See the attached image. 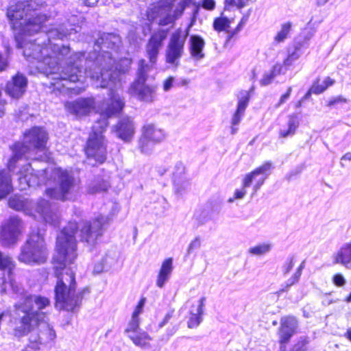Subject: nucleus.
Wrapping results in <instances>:
<instances>
[{"label":"nucleus","mask_w":351,"mask_h":351,"mask_svg":"<svg viewBox=\"0 0 351 351\" xmlns=\"http://www.w3.org/2000/svg\"><path fill=\"white\" fill-rule=\"evenodd\" d=\"M80 27L64 23L59 28L51 29L42 33L39 38L24 45L20 41V36H16L18 48H23V55L27 60H36L37 66L41 72L53 80L51 82L54 90L66 94L74 90L72 83L82 81V52L70 55L69 46L53 43V40H62L67 36L77 33Z\"/></svg>","instance_id":"nucleus-1"},{"label":"nucleus","mask_w":351,"mask_h":351,"mask_svg":"<svg viewBox=\"0 0 351 351\" xmlns=\"http://www.w3.org/2000/svg\"><path fill=\"white\" fill-rule=\"evenodd\" d=\"M108 216L99 215L93 221L69 222L58 234L56 241L57 254L53 260L57 282L55 287L56 306L67 311L78 308L84 295L89 293L88 288L75 291V280L73 271L67 264H71L77 258L76 234L82 242L94 245L103 230L109 223Z\"/></svg>","instance_id":"nucleus-2"},{"label":"nucleus","mask_w":351,"mask_h":351,"mask_svg":"<svg viewBox=\"0 0 351 351\" xmlns=\"http://www.w3.org/2000/svg\"><path fill=\"white\" fill-rule=\"evenodd\" d=\"M49 304L47 298L29 295L15 305L20 325L14 329V335L21 337L29 335V343L23 351H38L41 346L55 339L56 332L45 321L47 315L42 311Z\"/></svg>","instance_id":"nucleus-3"},{"label":"nucleus","mask_w":351,"mask_h":351,"mask_svg":"<svg viewBox=\"0 0 351 351\" xmlns=\"http://www.w3.org/2000/svg\"><path fill=\"white\" fill-rule=\"evenodd\" d=\"M121 38L114 34L104 33L95 42L94 51L88 58L82 53V74L95 80V85L105 88L116 82L117 73L111 71L114 62L112 52L117 53L121 45Z\"/></svg>","instance_id":"nucleus-4"},{"label":"nucleus","mask_w":351,"mask_h":351,"mask_svg":"<svg viewBox=\"0 0 351 351\" xmlns=\"http://www.w3.org/2000/svg\"><path fill=\"white\" fill-rule=\"evenodd\" d=\"M43 4L42 0H29L10 5L7 11V16L11 21L12 28L19 29V34H21L32 35L40 32L47 20L46 15L36 13Z\"/></svg>","instance_id":"nucleus-5"},{"label":"nucleus","mask_w":351,"mask_h":351,"mask_svg":"<svg viewBox=\"0 0 351 351\" xmlns=\"http://www.w3.org/2000/svg\"><path fill=\"white\" fill-rule=\"evenodd\" d=\"M48 141V134L42 127H33L26 130L23 134V142L16 143L12 147L13 155L8 162L10 171H13L16 163L21 160L31 158L37 152L43 151Z\"/></svg>","instance_id":"nucleus-6"},{"label":"nucleus","mask_w":351,"mask_h":351,"mask_svg":"<svg viewBox=\"0 0 351 351\" xmlns=\"http://www.w3.org/2000/svg\"><path fill=\"white\" fill-rule=\"evenodd\" d=\"M44 173L48 178L47 184H54V186L45 190L47 196L62 202L72 199L75 184V178L69 171L55 167L46 169Z\"/></svg>","instance_id":"nucleus-7"},{"label":"nucleus","mask_w":351,"mask_h":351,"mask_svg":"<svg viewBox=\"0 0 351 351\" xmlns=\"http://www.w3.org/2000/svg\"><path fill=\"white\" fill-rule=\"evenodd\" d=\"M9 206L18 211H23L29 215H34V211L39 215L47 223L56 226L60 223V217L56 206L49 204L46 199H40L38 202L34 209L33 202L21 195H14L10 197Z\"/></svg>","instance_id":"nucleus-8"},{"label":"nucleus","mask_w":351,"mask_h":351,"mask_svg":"<svg viewBox=\"0 0 351 351\" xmlns=\"http://www.w3.org/2000/svg\"><path fill=\"white\" fill-rule=\"evenodd\" d=\"M176 0H160L157 5L147 11V19L159 25L173 24L184 12L187 0H180L175 6Z\"/></svg>","instance_id":"nucleus-9"},{"label":"nucleus","mask_w":351,"mask_h":351,"mask_svg":"<svg viewBox=\"0 0 351 351\" xmlns=\"http://www.w3.org/2000/svg\"><path fill=\"white\" fill-rule=\"evenodd\" d=\"M168 36V30L159 29L152 32L145 47L146 56L149 63L143 59L139 60L138 64L137 76L135 80H147V73L156 64L158 56L163 46L164 41Z\"/></svg>","instance_id":"nucleus-10"},{"label":"nucleus","mask_w":351,"mask_h":351,"mask_svg":"<svg viewBox=\"0 0 351 351\" xmlns=\"http://www.w3.org/2000/svg\"><path fill=\"white\" fill-rule=\"evenodd\" d=\"M48 252L45 239L39 232H32L21 247L19 261L28 265H40L47 261Z\"/></svg>","instance_id":"nucleus-11"},{"label":"nucleus","mask_w":351,"mask_h":351,"mask_svg":"<svg viewBox=\"0 0 351 351\" xmlns=\"http://www.w3.org/2000/svg\"><path fill=\"white\" fill-rule=\"evenodd\" d=\"M104 109L102 108V114L105 117L99 120L93 126V131L90 134L86 143V154L88 159H94L99 163H102L106 158V143L103 136L108 123L107 117L104 113Z\"/></svg>","instance_id":"nucleus-12"},{"label":"nucleus","mask_w":351,"mask_h":351,"mask_svg":"<svg viewBox=\"0 0 351 351\" xmlns=\"http://www.w3.org/2000/svg\"><path fill=\"white\" fill-rule=\"evenodd\" d=\"M132 60L129 58H124L119 60L118 64L114 69V62H113L111 71L117 73L116 82H112L106 88H110V99L104 109V113L107 117H112L119 113L125 106L124 98L118 92V88L121 86L119 80V74L128 72L131 66Z\"/></svg>","instance_id":"nucleus-13"},{"label":"nucleus","mask_w":351,"mask_h":351,"mask_svg":"<svg viewBox=\"0 0 351 351\" xmlns=\"http://www.w3.org/2000/svg\"><path fill=\"white\" fill-rule=\"evenodd\" d=\"M272 169V163L271 162H266L261 166L255 169L252 172L246 174L242 181L241 189H237L235 190L232 197L228 199V203H233L236 199H242L244 198L247 193L246 189L249 187L252 183L254 179L258 176L261 177L256 181L253 186L254 193H256L261 186L264 184L265 180L270 174Z\"/></svg>","instance_id":"nucleus-14"},{"label":"nucleus","mask_w":351,"mask_h":351,"mask_svg":"<svg viewBox=\"0 0 351 351\" xmlns=\"http://www.w3.org/2000/svg\"><path fill=\"white\" fill-rule=\"evenodd\" d=\"M190 27L185 30L181 28L174 32L169 39L165 50V61L171 66L177 68L184 53V45L189 35Z\"/></svg>","instance_id":"nucleus-15"},{"label":"nucleus","mask_w":351,"mask_h":351,"mask_svg":"<svg viewBox=\"0 0 351 351\" xmlns=\"http://www.w3.org/2000/svg\"><path fill=\"white\" fill-rule=\"evenodd\" d=\"M24 230L23 221L17 216L4 220L0 226V243L4 247L16 245Z\"/></svg>","instance_id":"nucleus-16"},{"label":"nucleus","mask_w":351,"mask_h":351,"mask_svg":"<svg viewBox=\"0 0 351 351\" xmlns=\"http://www.w3.org/2000/svg\"><path fill=\"white\" fill-rule=\"evenodd\" d=\"M156 85L147 84L145 80H134L130 85L128 93L140 101L152 103L156 99Z\"/></svg>","instance_id":"nucleus-17"},{"label":"nucleus","mask_w":351,"mask_h":351,"mask_svg":"<svg viewBox=\"0 0 351 351\" xmlns=\"http://www.w3.org/2000/svg\"><path fill=\"white\" fill-rule=\"evenodd\" d=\"M65 108L70 113L77 116L86 115L95 108L93 98H80L73 101H68L64 104Z\"/></svg>","instance_id":"nucleus-18"},{"label":"nucleus","mask_w":351,"mask_h":351,"mask_svg":"<svg viewBox=\"0 0 351 351\" xmlns=\"http://www.w3.org/2000/svg\"><path fill=\"white\" fill-rule=\"evenodd\" d=\"M116 136L124 142H130L135 134V125L133 120L125 117L121 119L113 127Z\"/></svg>","instance_id":"nucleus-19"},{"label":"nucleus","mask_w":351,"mask_h":351,"mask_svg":"<svg viewBox=\"0 0 351 351\" xmlns=\"http://www.w3.org/2000/svg\"><path fill=\"white\" fill-rule=\"evenodd\" d=\"M19 187L25 190L27 187H35L40 184V180L29 163L23 165L19 171Z\"/></svg>","instance_id":"nucleus-20"},{"label":"nucleus","mask_w":351,"mask_h":351,"mask_svg":"<svg viewBox=\"0 0 351 351\" xmlns=\"http://www.w3.org/2000/svg\"><path fill=\"white\" fill-rule=\"evenodd\" d=\"M297 328V321L293 317H282L280 321V327L279 328V337L280 343V350L285 351V344L289 342L290 338L295 332Z\"/></svg>","instance_id":"nucleus-21"},{"label":"nucleus","mask_w":351,"mask_h":351,"mask_svg":"<svg viewBox=\"0 0 351 351\" xmlns=\"http://www.w3.org/2000/svg\"><path fill=\"white\" fill-rule=\"evenodd\" d=\"M27 86L26 77L18 73L10 81L8 82L5 92L10 97L18 99L25 93Z\"/></svg>","instance_id":"nucleus-22"},{"label":"nucleus","mask_w":351,"mask_h":351,"mask_svg":"<svg viewBox=\"0 0 351 351\" xmlns=\"http://www.w3.org/2000/svg\"><path fill=\"white\" fill-rule=\"evenodd\" d=\"M250 101V94L247 91H242L239 96V101L237 104V110L232 115L231 119V134H234L237 132L238 125L240 123L242 117L244 115L246 108Z\"/></svg>","instance_id":"nucleus-23"},{"label":"nucleus","mask_w":351,"mask_h":351,"mask_svg":"<svg viewBox=\"0 0 351 351\" xmlns=\"http://www.w3.org/2000/svg\"><path fill=\"white\" fill-rule=\"evenodd\" d=\"M173 270V258H168L163 261L156 276V285L162 289L171 278Z\"/></svg>","instance_id":"nucleus-24"},{"label":"nucleus","mask_w":351,"mask_h":351,"mask_svg":"<svg viewBox=\"0 0 351 351\" xmlns=\"http://www.w3.org/2000/svg\"><path fill=\"white\" fill-rule=\"evenodd\" d=\"M141 134L156 144L163 141L166 138L165 131L153 123L145 124L142 128Z\"/></svg>","instance_id":"nucleus-25"},{"label":"nucleus","mask_w":351,"mask_h":351,"mask_svg":"<svg viewBox=\"0 0 351 351\" xmlns=\"http://www.w3.org/2000/svg\"><path fill=\"white\" fill-rule=\"evenodd\" d=\"M205 46L204 39L197 35H193L190 37L189 51L191 57L196 60H202L205 55L203 49Z\"/></svg>","instance_id":"nucleus-26"},{"label":"nucleus","mask_w":351,"mask_h":351,"mask_svg":"<svg viewBox=\"0 0 351 351\" xmlns=\"http://www.w3.org/2000/svg\"><path fill=\"white\" fill-rule=\"evenodd\" d=\"M334 263L346 267L351 263V241L343 244L339 250L333 255Z\"/></svg>","instance_id":"nucleus-27"},{"label":"nucleus","mask_w":351,"mask_h":351,"mask_svg":"<svg viewBox=\"0 0 351 351\" xmlns=\"http://www.w3.org/2000/svg\"><path fill=\"white\" fill-rule=\"evenodd\" d=\"M128 337L138 347L141 348L150 347L149 341L152 340V337L145 331L140 330L136 333H131Z\"/></svg>","instance_id":"nucleus-28"},{"label":"nucleus","mask_w":351,"mask_h":351,"mask_svg":"<svg viewBox=\"0 0 351 351\" xmlns=\"http://www.w3.org/2000/svg\"><path fill=\"white\" fill-rule=\"evenodd\" d=\"M12 191L10 175L5 170H0V200Z\"/></svg>","instance_id":"nucleus-29"},{"label":"nucleus","mask_w":351,"mask_h":351,"mask_svg":"<svg viewBox=\"0 0 351 351\" xmlns=\"http://www.w3.org/2000/svg\"><path fill=\"white\" fill-rule=\"evenodd\" d=\"M205 300V298H202L199 300V305L197 308V312L195 313H191V315L187 322L188 328H197L202 321V315L203 314V307L204 306Z\"/></svg>","instance_id":"nucleus-30"},{"label":"nucleus","mask_w":351,"mask_h":351,"mask_svg":"<svg viewBox=\"0 0 351 351\" xmlns=\"http://www.w3.org/2000/svg\"><path fill=\"white\" fill-rule=\"evenodd\" d=\"M173 189L178 195L182 196L191 190V182L186 178L176 179L173 180Z\"/></svg>","instance_id":"nucleus-31"},{"label":"nucleus","mask_w":351,"mask_h":351,"mask_svg":"<svg viewBox=\"0 0 351 351\" xmlns=\"http://www.w3.org/2000/svg\"><path fill=\"white\" fill-rule=\"evenodd\" d=\"M299 125V121L297 115L293 114L289 117L288 129L281 130L280 131V136L287 138L289 136H292L295 133V131Z\"/></svg>","instance_id":"nucleus-32"},{"label":"nucleus","mask_w":351,"mask_h":351,"mask_svg":"<svg viewBox=\"0 0 351 351\" xmlns=\"http://www.w3.org/2000/svg\"><path fill=\"white\" fill-rule=\"evenodd\" d=\"M108 183L98 178L91 181L88 186V192L90 194H95L99 192L106 191L108 188Z\"/></svg>","instance_id":"nucleus-33"},{"label":"nucleus","mask_w":351,"mask_h":351,"mask_svg":"<svg viewBox=\"0 0 351 351\" xmlns=\"http://www.w3.org/2000/svg\"><path fill=\"white\" fill-rule=\"evenodd\" d=\"M155 144L156 143H154L152 141L141 134L138 141V149L143 154L149 155L152 152Z\"/></svg>","instance_id":"nucleus-34"},{"label":"nucleus","mask_w":351,"mask_h":351,"mask_svg":"<svg viewBox=\"0 0 351 351\" xmlns=\"http://www.w3.org/2000/svg\"><path fill=\"white\" fill-rule=\"evenodd\" d=\"M302 47V44L301 43H298L295 45L294 49L293 51H289V54L287 58L284 60L283 64L286 66H289L293 64V63L297 60L302 55L301 49Z\"/></svg>","instance_id":"nucleus-35"},{"label":"nucleus","mask_w":351,"mask_h":351,"mask_svg":"<svg viewBox=\"0 0 351 351\" xmlns=\"http://www.w3.org/2000/svg\"><path fill=\"white\" fill-rule=\"evenodd\" d=\"M292 23L287 22L281 25L280 30L274 37V42L277 44L283 43L287 38L291 30Z\"/></svg>","instance_id":"nucleus-36"},{"label":"nucleus","mask_w":351,"mask_h":351,"mask_svg":"<svg viewBox=\"0 0 351 351\" xmlns=\"http://www.w3.org/2000/svg\"><path fill=\"white\" fill-rule=\"evenodd\" d=\"M14 267L12 258L0 252V270L8 269V274H10Z\"/></svg>","instance_id":"nucleus-37"},{"label":"nucleus","mask_w":351,"mask_h":351,"mask_svg":"<svg viewBox=\"0 0 351 351\" xmlns=\"http://www.w3.org/2000/svg\"><path fill=\"white\" fill-rule=\"evenodd\" d=\"M270 250V244L263 243L250 247L248 252L252 255L261 256L269 252Z\"/></svg>","instance_id":"nucleus-38"},{"label":"nucleus","mask_w":351,"mask_h":351,"mask_svg":"<svg viewBox=\"0 0 351 351\" xmlns=\"http://www.w3.org/2000/svg\"><path fill=\"white\" fill-rule=\"evenodd\" d=\"M230 27V21L227 18H217L213 23V27L217 32L227 31Z\"/></svg>","instance_id":"nucleus-39"},{"label":"nucleus","mask_w":351,"mask_h":351,"mask_svg":"<svg viewBox=\"0 0 351 351\" xmlns=\"http://www.w3.org/2000/svg\"><path fill=\"white\" fill-rule=\"evenodd\" d=\"M139 324H140L139 318L132 317L130 322L128 323L127 328L124 330V333L128 337H129L130 334L136 333V332L140 331Z\"/></svg>","instance_id":"nucleus-40"},{"label":"nucleus","mask_w":351,"mask_h":351,"mask_svg":"<svg viewBox=\"0 0 351 351\" xmlns=\"http://www.w3.org/2000/svg\"><path fill=\"white\" fill-rule=\"evenodd\" d=\"M186 178L185 176V167L182 162H177L174 167V171L173 173V180H175L177 178L181 179Z\"/></svg>","instance_id":"nucleus-41"},{"label":"nucleus","mask_w":351,"mask_h":351,"mask_svg":"<svg viewBox=\"0 0 351 351\" xmlns=\"http://www.w3.org/2000/svg\"><path fill=\"white\" fill-rule=\"evenodd\" d=\"M327 88V85L324 84L323 82L321 84L315 83L309 90L308 93L306 95V97H307L311 93L314 94H320L323 93Z\"/></svg>","instance_id":"nucleus-42"},{"label":"nucleus","mask_w":351,"mask_h":351,"mask_svg":"<svg viewBox=\"0 0 351 351\" xmlns=\"http://www.w3.org/2000/svg\"><path fill=\"white\" fill-rule=\"evenodd\" d=\"M294 265V258L293 257H290L287 259V261L284 263L282 266V272L284 276H287L292 269Z\"/></svg>","instance_id":"nucleus-43"},{"label":"nucleus","mask_w":351,"mask_h":351,"mask_svg":"<svg viewBox=\"0 0 351 351\" xmlns=\"http://www.w3.org/2000/svg\"><path fill=\"white\" fill-rule=\"evenodd\" d=\"M299 279H300L299 274H293V275L286 281L285 287L281 289L279 291L280 292L287 291L290 287L293 286V285H295V283H297L299 281Z\"/></svg>","instance_id":"nucleus-44"},{"label":"nucleus","mask_w":351,"mask_h":351,"mask_svg":"<svg viewBox=\"0 0 351 351\" xmlns=\"http://www.w3.org/2000/svg\"><path fill=\"white\" fill-rule=\"evenodd\" d=\"M201 246V241L199 237H195L191 242L190 243L188 249L187 254H191L194 250H197Z\"/></svg>","instance_id":"nucleus-45"},{"label":"nucleus","mask_w":351,"mask_h":351,"mask_svg":"<svg viewBox=\"0 0 351 351\" xmlns=\"http://www.w3.org/2000/svg\"><path fill=\"white\" fill-rule=\"evenodd\" d=\"M174 82L175 77L173 76H170L166 80H165L162 84L163 90L165 92L169 91L171 88L173 86Z\"/></svg>","instance_id":"nucleus-46"},{"label":"nucleus","mask_w":351,"mask_h":351,"mask_svg":"<svg viewBox=\"0 0 351 351\" xmlns=\"http://www.w3.org/2000/svg\"><path fill=\"white\" fill-rule=\"evenodd\" d=\"M275 77L271 74L269 71L267 73H265L261 80L260 83L262 86H267L270 84Z\"/></svg>","instance_id":"nucleus-47"},{"label":"nucleus","mask_w":351,"mask_h":351,"mask_svg":"<svg viewBox=\"0 0 351 351\" xmlns=\"http://www.w3.org/2000/svg\"><path fill=\"white\" fill-rule=\"evenodd\" d=\"M145 298H143L139 301L138 305L136 306V308L132 313V317L138 318V315L142 313L143 308L145 304Z\"/></svg>","instance_id":"nucleus-48"},{"label":"nucleus","mask_w":351,"mask_h":351,"mask_svg":"<svg viewBox=\"0 0 351 351\" xmlns=\"http://www.w3.org/2000/svg\"><path fill=\"white\" fill-rule=\"evenodd\" d=\"M332 282L336 286L342 287L346 284V280L341 274H337L333 276Z\"/></svg>","instance_id":"nucleus-49"},{"label":"nucleus","mask_w":351,"mask_h":351,"mask_svg":"<svg viewBox=\"0 0 351 351\" xmlns=\"http://www.w3.org/2000/svg\"><path fill=\"white\" fill-rule=\"evenodd\" d=\"M292 91V88L289 86L287 90V93L283 94L278 101V103L276 105V108L280 107L282 104H284L290 97L291 93Z\"/></svg>","instance_id":"nucleus-50"},{"label":"nucleus","mask_w":351,"mask_h":351,"mask_svg":"<svg viewBox=\"0 0 351 351\" xmlns=\"http://www.w3.org/2000/svg\"><path fill=\"white\" fill-rule=\"evenodd\" d=\"M173 311H174L173 310L169 311L165 315V316L163 318V319L158 324V328H162V327H164L169 322V321L173 317Z\"/></svg>","instance_id":"nucleus-51"},{"label":"nucleus","mask_w":351,"mask_h":351,"mask_svg":"<svg viewBox=\"0 0 351 351\" xmlns=\"http://www.w3.org/2000/svg\"><path fill=\"white\" fill-rule=\"evenodd\" d=\"M215 3L213 0H203L202 7L206 10H212L215 8Z\"/></svg>","instance_id":"nucleus-52"},{"label":"nucleus","mask_w":351,"mask_h":351,"mask_svg":"<svg viewBox=\"0 0 351 351\" xmlns=\"http://www.w3.org/2000/svg\"><path fill=\"white\" fill-rule=\"evenodd\" d=\"M282 71V65L280 64H276L272 67L271 70L269 72L273 74V75L276 77L277 75H280Z\"/></svg>","instance_id":"nucleus-53"},{"label":"nucleus","mask_w":351,"mask_h":351,"mask_svg":"<svg viewBox=\"0 0 351 351\" xmlns=\"http://www.w3.org/2000/svg\"><path fill=\"white\" fill-rule=\"evenodd\" d=\"M8 65V60L0 53V71H4Z\"/></svg>","instance_id":"nucleus-54"},{"label":"nucleus","mask_w":351,"mask_h":351,"mask_svg":"<svg viewBox=\"0 0 351 351\" xmlns=\"http://www.w3.org/2000/svg\"><path fill=\"white\" fill-rule=\"evenodd\" d=\"M179 328V325H174L167 329V335L168 338L173 335Z\"/></svg>","instance_id":"nucleus-55"},{"label":"nucleus","mask_w":351,"mask_h":351,"mask_svg":"<svg viewBox=\"0 0 351 351\" xmlns=\"http://www.w3.org/2000/svg\"><path fill=\"white\" fill-rule=\"evenodd\" d=\"M82 3L87 6H95L98 3V0H81Z\"/></svg>","instance_id":"nucleus-56"},{"label":"nucleus","mask_w":351,"mask_h":351,"mask_svg":"<svg viewBox=\"0 0 351 351\" xmlns=\"http://www.w3.org/2000/svg\"><path fill=\"white\" fill-rule=\"evenodd\" d=\"M189 84V80L188 79H181L176 85L178 86H187Z\"/></svg>","instance_id":"nucleus-57"},{"label":"nucleus","mask_w":351,"mask_h":351,"mask_svg":"<svg viewBox=\"0 0 351 351\" xmlns=\"http://www.w3.org/2000/svg\"><path fill=\"white\" fill-rule=\"evenodd\" d=\"M324 84H326L327 85V86H332L334 83H335V81L331 79L330 77H327L323 82Z\"/></svg>","instance_id":"nucleus-58"},{"label":"nucleus","mask_w":351,"mask_h":351,"mask_svg":"<svg viewBox=\"0 0 351 351\" xmlns=\"http://www.w3.org/2000/svg\"><path fill=\"white\" fill-rule=\"evenodd\" d=\"M304 268V262L303 261L300 265L298 267V268L297 269L296 271L294 273V274H299V277L300 278L301 275H302V271L303 270V269Z\"/></svg>","instance_id":"nucleus-59"},{"label":"nucleus","mask_w":351,"mask_h":351,"mask_svg":"<svg viewBox=\"0 0 351 351\" xmlns=\"http://www.w3.org/2000/svg\"><path fill=\"white\" fill-rule=\"evenodd\" d=\"M329 0H316V5L317 7H322L326 5Z\"/></svg>","instance_id":"nucleus-60"},{"label":"nucleus","mask_w":351,"mask_h":351,"mask_svg":"<svg viewBox=\"0 0 351 351\" xmlns=\"http://www.w3.org/2000/svg\"><path fill=\"white\" fill-rule=\"evenodd\" d=\"M341 160H351V153L350 152H348L346 154H344L342 156Z\"/></svg>","instance_id":"nucleus-61"},{"label":"nucleus","mask_w":351,"mask_h":351,"mask_svg":"<svg viewBox=\"0 0 351 351\" xmlns=\"http://www.w3.org/2000/svg\"><path fill=\"white\" fill-rule=\"evenodd\" d=\"M244 21L242 20L237 25V27L235 28V29H234V31H236V32H239L241 29L242 28L243 24H244Z\"/></svg>","instance_id":"nucleus-62"},{"label":"nucleus","mask_w":351,"mask_h":351,"mask_svg":"<svg viewBox=\"0 0 351 351\" xmlns=\"http://www.w3.org/2000/svg\"><path fill=\"white\" fill-rule=\"evenodd\" d=\"M167 171V169L165 168H162V167H159L158 169V173L160 175V176H162L165 173V172Z\"/></svg>","instance_id":"nucleus-63"},{"label":"nucleus","mask_w":351,"mask_h":351,"mask_svg":"<svg viewBox=\"0 0 351 351\" xmlns=\"http://www.w3.org/2000/svg\"><path fill=\"white\" fill-rule=\"evenodd\" d=\"M346 337L351 341V328L348 329Z\"/></svg>","instance_id":"nucleus-64"}]
</instances>
